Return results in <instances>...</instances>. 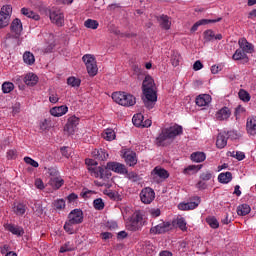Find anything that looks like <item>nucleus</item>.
Masks as SVG:
<instances>
[{
    "mask_svg": "<svg viewBox=\"0 0 256 256\" xmlns=\"http://www.w3.org/2000/svg\"><path fill=\"white\" fill-rule=\"evenodd\" d=\"M61 154L63 157H66V159H69V157H71V153H69V148L68 147H61L60 148Z\"/></svg>",
    "mask_w": 256,
    "mask_h": 256,
    "instance_id": "58",
    "label": "nucleus"
},
{
    "mask_svg": "<svg viewBox=\"0 0 256 256\" xmlns=\"http://www.w3.org/2000/svg\"><path fill=\"white\" fill-rule=\"evenodd\" d=\"M70 251H75V248L73 246H71V244L69 242H67L60 248V253H67Z\"/></svg>",
    "mask_w": 256,
    "mask_h": 256,
    "instance_id": "52",
    "label": "nucleus"
},
{
    "mask_svg": "<svg viewBox=\"0 0 256 256\" xmlns=\"http://www.w3.org/2000/svg\"><path fill=\"white\" fill-rule=\"evenodd\" d=\"M68 222L73 225H80L83 223V211L81 209H74L68 215Z\"/></svg>",
    "mask_w": 256,
    "mask_h": 256,
    "instance_id": "10",
    "label": "nucleus"
},
{
    "mask_svg": "<svg viewBox=\"0 0 256 256\" xmlns=\"http://www.w3.org/2000/svg\"><path fill=\"white\" fill-rule=\"evenodd\" d=\"M238 97L241 101H244V103H249V101H251V95L244 89H240Z\"/></svg>",
    "mask_w": 256,
    "mask_h": 256,
    "instance_id": "37",
    "label": "nucleus"
},
{
    "mask_svg": "<svg viewBox=\"0 0 256 256\" xmlns=\"http://www.w3.org/2000/svg\"><path fill=\"white\" fill-rule=\"evenodd\" d=\"M203 35L205 43H211L215 39V32L211 29L204 31Z\"/></svg>",
    "mask_w": 256,
    "mask_h": 256,
    "instance_id": "39",
    "label": "nucleus"
},
{
    "mask_svg": "<svg viewBox=\"0 0 256 256\" xmlns=\"http://www.w3.org/2000/svg\"><path fill=\"white\" fill-rule=\"evenodd\" d=\"M218 181L223 185H227V183L233 181V174L231 172H222L218 175Z\"/></svg>",
    "mask_w": 256,
    "mask_h": 256,
    "instance_id": "28",
    "label": "nucleus"
},
{
    "mask_svg": "<svg viewBox=\"0 0 256 256\" xmlns=\"http://www.w3.org/2000/svg\"><path fill=\"white\" fill-rule=\"evenodd\" d=\"M13 211L15 215L23 216V214L27 211V205L23 203L14 204Z\"/></svg>",
    "mask_w": 256,
    "mask_h": 256,
    "instance_id": "33",
    "label": "nucleus"
},
{
    "mask_svg": "<svg viewBox=\"0 0 256 256\" xmlns=\"http://www.w3.org/2000/svg\"><path fill=\"white\" fill-rule=\"evenodd\" d=\"M69 111V107L67 105L55 106L50 109V115L53 117H63Z\"/></svg>",
    "mask_w": 256,
    "mask_h": 256,
    "instance_id": "20",
    "label": "nucleus"
},
{
    "mask_svg": "<svg viewBox=\"0 0 256 256\" xmlns=\"http://www.w3.org/2000/svg\"><path fill=\"white\" fill-rule=\"evenodd\" d=\"M222 20L223 18L221 17H218L217 19H201L192 26L191 31L195 33V31H197V29H199L201 25H209V23H219V21Z\"/></svg>",
    "mask_w": 256,
    "mask_h": 256,
    "instance_id": "19",
    "label": "nucleus"
},
{
    "mask_svg": "<svg viewBox=\"0 0 256 256\" xmlns=\"http://www.w3.org/2000/svg\"><path fill=\"white\" fill-rule=\"evenodd\" d=\"M24 162L27 165H31V167H35V168L39 167V162L33 160V158L31 157H28V156L24 157Z\"/></svg>",
    "mask_w": 256,
    "mask_h": 256,
    "instance_id": "53",
    "label": "nucleus"
},
{
    "mask_svg": "<svg viewBox=\"0 0 256 256\" xmlns=\"http://www.w3.org/2000/svg\"><path fill=\"white\" fill-rule=\"evenodd\" d=\"M206 223L211 227V229H219V220L215 216H208L206 218Z\"/></svg>",
    "mask_w": 256,
    "mask_h": 256,
    "instance_id": "36",
    "label": "nucleus"
},
{
    "mask_svg": "<svg viewBox=\"0 0 256 256\" xmlns=\"http://www.w3.org/2000/svg\"><path fill=\"white\" fill-rule=\"evenodd\" d=\"M11 13H13V8L11 5L3 6L0 10V29H4L9 25L11 19Z\"/></svg>",
    "mask_w": 256,
    "mask_h": 256,
    "instance_id": "7",
    "label": "nucleus"
},
{
    "mask_svg": "<svg viewBox=\"0 0 256 256\" xmlns=\"http://www.w3.org/2000/svg\"><path fill=\"white\" fill-rule=\"evenodd\" d=\"M188 203V208L191 210L197 209L199 207V203H201V197L195 196L194 201L187 202Z\"/></svg>",
    "mask_w": 256,
    "mask_h": 256,
    "instance_id": "45",
    "label": "nucleus"
},
{
    "mask_svg": "<svg viewBox=\"0 0 256 256\" xmlns=\"http://www.w3.org/2000/svg\"><path fill=\"white\" fill-rule=\"evenodd\" d=\"M232 59L234 61H242V63L245 65V63H249V56L240 48L235 51V53L232 56Z\"/></svg>",
    "mask_w": 256,
    "mask_h": 256,
    "instance_id": "25",
    "label": "nucleus"
},
{
    "mask_svg": "<svg viewBox=\"0 0 256 256\" xmlns=\"http://www.w3.org/2000/svg\"><path fill=\"white\" fill-rule=\"evenodd\" d=\"M180 61H181V55L177 52H174L171 55V64L173 65V67H179Z\"/></svg>",
    "mask_w": 256,
    "mask_h": 256,
    "instance_id": "44",
    "label": "nucleus"
},
{
    "mask_svg": "<svg viewBox=\"0 0 256 256\" xmlns=\"http://www.w3.org/2000/svg\"><path fill=\"white\" fill-rule=\"evenodd\" d=\"M73 223H70L69 220H67L64 224V230L66 231V233H68L69 235H73V233H75V229L73 228Z\"/></svg>",
    "mask_w": 256,
    "mask_h": 256,
    "instance_id": "47",
    "label": "nucleus"
},
{
    "mask_svg": "<svg viewBox=\"0 0 256 256\" xmlns=\"http://www.w3.org/2000/svg\"><path fill=\"white\" fill-rule=\"evenodd\" d=\"M92 157L96 159V161H107V159H109V153L103 148L94 149L92 151Z\"/></svg>",
    "mask_w": 256,
    "mask_h": 256,
    "instance_id": "18",
    "label": "nucleus"
},
{
    "mask_svg": "<svg viewBox=\"0 0 256 256\" xmlns=\"http://www.w3.org/2000/svg\"><path fill=\"white\" fill-rule=\"evenodd\" d=\"M127 177L130 181H133L134 183H137L139 181V175L135 172H128Z\"/></svg>",
    "mask_w": 256,
    "mask_h": 256,
    "instance_id": "55",
    "label": "nucleus"
},
{
    "mask_svg": "<svg viewBox=\"0 0 256 256\" xmlns=\"http://www.w3.org/2000/svg\"><path fill=\"white\" fill-rule=\"evenodd\" d=\"M190 159L194 163H203L207 159V155L204 152H193Z\"/></svg>",
    "mask_w": 256,
    "mask_h": 256,
    "instance_id": "29",
    "label": "nucleus"
},
{
    "mask_svg": "<svg viewBox=\"0 0 256 256\" xmlns=\"http://www.w3.org/2000/svg\"><path fill=\"white\" fill-rule=\"evenodd\" d=\"M86 165L88 166V171L91 175V170L90 169H97V161L93 160V159H87L86 160Z\"/></svg>",
    "mask_w": 256,
    "mask_h": 256,
    "instance_id": "49",
    "label": "nucleus"
},
{
    "mask_svg": "<svg viewBox=\"0 0 256 256\" xmlns=\"http://www.w3.org/2000/svg\"><path fill=\"white\" fill-rule=\"evenodd\" d=\"M7 159H17V150L15 149L8 150Z\"/></svg>",
    "mask_w": 256,
    "mask_h": 256,
    "instance_id": "59",
    "label": "nucleus"
},
{
    "mask_svg": "<svg viewBox=\"0 0 256 256\" xmlns=\"http://www.w3.org/2000/svg\"><path fill=\"white\" fill-rule=\"evenodd\" d=\"M238 45L242 51H244L246 54L247 53H254L255 47L247 41V39L242 38L238 41Z\"/></svg>",
    "mask_w": 256,
    "mask_h": 256,
    "instance_id": "21",
    "label": "nucleus"
},
{
    "mask_svg": "<svg viewBox=\"0 0 256 256\" xmlns=\"http://www.w3.org/2000/svg\"><path fill=\"white\" fill-rule=\"evenodd\" d=\"M229 117H231V109H229V107H223L216 113V119H218V121H227Z\"/></svg>",
    "mask_w": 256,
    "mask_h": 256,
    "instance_id": "26",
    "label": "nucleus"
},
{
    "mask_svg": "<svg viewBox=\"0 0 256 256\" xmlns=\"http://www.w3.org/2000/svg\"><path fill=\"white\" fill-rule=\"evenodd\" d=\"M17 81H24L29 87H35L39 83V77L33 73H28L25 77H20Z\"/></svg>",
    "mask_w": 256,
    "mask_h": 256,
    "instance_id": "15",
    "label": "nucleus"
},
{
    "mask_svg": "<svg viewBox=\"0 0 256 256\" xmlns=\"http://www.w3.org/2000/svg\"><path fill=\"white\" fill-rule=\"evenodd\" d=\"M229 137L227 136V132H221L218 134L216 139V147L217 149H225L227 147V141Z\"/></svg>",
    "mask_w": 256,
    "mask_h": 256,
    "instance_id": "23",
    "label": "nucleus"
},
{
    "mask_svg": "<svg viewBox=\"0 0 256 256\" xmlns=\"http://www.w3.org/2000/svg\"><path fill=\"white\" fill-rule=\"evenodd\" d=\"M203 67V63H201V60H197L194 64H193V70L194 71H201V68Z\"/></svg>",
    "mask_w": 256,
    "mask_h": 256,
    "instance_id": "62",
    "label": "nucleus"
},
{
    "mask_svg": "<svg viewBox=\"0 0 256 256\" xmlns=\"http://www.w3.org/2000/svg\"><path fill=\"white\" fill-rule=\"evenodd\" d=\"M144 119L145 117L143 116V114L138 113L133 116L132 123L133 125H135V127H142Z\"/></svg>",
    "mask_w": 256,
    "mask_h": 256,
    "instance_id": "35",
    "label": "nucleus"
},
{
    "mask_svg": "<svg viewBox=\"0 0 256 256\" xmlns=\"http://www.w3.org/2000/svg\"><path fill=\"white\" fill-rule=\"evenodd\" d=\"M4 229H6V231H9L10 233H12V235H17V237H23V235H25V230L21 226H16L14 224L5 223Z\"/></svg>",
    "mask_w": 256,
    "mask_h": 256,
    "instance_id": "14",
    "label": "nucleus"
},
{
    "mask_svg": "<svg viewBox=\"0 0 256 256\" xmlns=\"http://www.w3.org/2000/svg\"><path fill=\"white\" fill-rule=\"evenodd\" d=\"M149 214L151 217L156 218L161 215V210L159 208H152L149 210Z\"/></svg>",
    "mask_w": 256,
    "mask_h": 256,
    "instance_id": "56",
    "label": "nucleus"
},
{
    "mask_svg": "<svg viewBox=\"0 0 256 256\" xmlns=\"http://www.w3.org/2000/svg\"><path fill=\"white\" fill-rule=\"evenodd\" d=\"M84 27H87V29H97L99 27V22L97 20L87 19L84 22Z\"/></svg>",
    "mask_w": 256,
    "mask_h": 256,
    "instance_id": "41",
    "label": "nucleus"
},
{
    "mask_svg": "<svg viewBox=\"0 0 256 256\" xmlns=\"http://www.w3.org/2000/svg\"><path fill=\"white\" fill-rule=\"evenodd\" d=\"M236 159L237 161H243V159H245V154L241 151H236Z\"/></svg>",
    "mask_w": 256,
    "mask_h": 256,
    "instance_id": "64",
    "label": "nucleus"
},
{
    "mask_svg": "<svg viewBox=\"0 0 256 256\" xmlns=\"http://www.w3.org/2000/svg\"><path fill=\"white\" fill-rule=\"evenodd\" d=\"M93 207L97 211H103L105 209V202H103V199L97 198L93 201Z\"/></svg>",
    "mask_w": 256,
    "mask_h": 256,
    "instance_id": "42",
    "label": "nucleus"
},
{
    "mask_svg": "<svg viewBox=\"0 0 256 256\" xmlns=\"http://www.w3.org/2000/svg\"><path fill=\"white\" fill-rule=\"evenodd\" d=\"M171 229V222L161 221L158 225L152 226L150 228L151 235H164V233H169Z\"/></svg>",
    "mask_w": 256,
    "mask_h": 256,
    "instance_id": "8",
    "label": "nucleus"
},
{
    "mask_svg": "<svg viewBox=\"0 0 256 256\" xmlns=\"http://www.w3.org/2000/svg\"><path fill=\"white\" fill-rule=\"evenodd\" d=\"M177 225L181 231H187V222L185 221V218L177 219Z\"/></svg>",
    "mask_w": 256,
    "mask_h": 256,
    "instance_id": "51",
    "label": "nucleus"
},
{
    "mask_svg": "<svg viewBox=\"0 0 256 256\" xmlns=\"http://www.w3.org/2000/svg\"><path fill=\"white\" fill-rule=\"evenodd\" d=\"M34 185L36 189H40V191H43V189H45V184L43 183V180L39 178L35 180Z\"/></svg>",
    "mask_w": 256,
    "mask_h": 256,
    "instance_id": "57",
    "label": "nucleus"
},
{
    "mask_svg": "<svg viewBox=\"0 0 256 256\" xmlns=\"http://www.w3.org/2000/svg\"><path fill=\"white\" fill-rule=\"evenodd\" d=\"M103 137L106 141H114L116 135H115V130L108 128L104 131Z\"/></svg>",
    "mask_w": 256,
    "mask_h": 256,
    "instance_id": "38",
    "label": "nucleus"
},
{
    "mask_svg": "<svg viewBox=\"0 0 256 256\" xmlns=\"http://www.w3.org/2000/svg\"><path fill=\"white\" fill-rule=\"evenodd\" d=\"M151 175L153 181H159V179H169V172L165 170V168H161L159 166H156L152 170Z\"/></svg>",
    "mask_w": 256,
    "mask_h": 256,
    "instance_id": "11",
    "label": "nucleus"
},
{
    "mask_svg": "<svg viewBox=\"0 0 256 256\" xmlns=\"http://www.w3.org/2000/svg\"><path fill=\"white\" fill-rule=\"evenodd\" d=\"M195 103L198 107H207L211 103V95L209 94H200L196 100Z\"/></svg>",
    "mask_w": 256,
    "mask_h": 256,
    "instance_id": "24",
    "label": "nucleus"
},
{
    "mask_svg": "<svg viewBox=\"0 0 256 256\" xmlns=\"http://www.w3.org/2000/svg\"><path fill=\"white\" fill-rule=\"evenodd\" d=\"M65 183V180H63L61 177H52L49 180V185L52 186L54 189H61Z\"/></svg>",
    "mask_w": 256,
    "mask_h": 256,
    "instance_id": "30",
    "label": "nucleus"
},
{
    "mask_svg": "<svg viewBox=\"0 0 256 256\" xmlns=\"http://www.w3.org/2000/svg\"><path fill=\"white\" fill-rule=\"evenodd\" d=\"M82 61L85 63L88 75L90 77H95L99 71V68H97V61L95 60V56L91 54H85L82 57Z\"/></svg>",
    "mask_w": 256,
    "mask_h": 256,
    "instance_id": "5",
    "label": "nucleus"
},
{
    "mask_svg": "<svg viewBox=\"0 0 256 256\" xmlns=\"http://www.w3.org/2000/svg\"><path fill=\"white\" fill-rule=\"evenodd\" d=\"M132 70L134 71V74L137 75L138 77H141V75H145V70H143L139 65L134 64L132 66Z\"/></svg>",
    "mask_w": 256,
    "mask_h": 256,
    "instance_id": "54",
    "label": "nucleus"
},
{
    "mask_svg": "<svg viewBox=\"0 0 256 256\" xmlns=\"http://www.w3.org/2000/svg\"><path fill=\"white\" fill-rule=\"evenodd\" d=\"M156 20L164 31H169V29H171V18L169 16L162 14L156 16Z\"/></svg>",
    "mask_w": 256,
    "mask_h": 256,
    "instance_id": "16",
    "label": "nucleus"
},
{
    "mask_svg": "<svg viewBox=\"0 0 256 256\" xmlns=\"http://www.w3.org/2000/svg\"><path fill=\"white\" fill-rule=\"evenodd\" d=\"M213 179V171L206 170L200 174L201 181H211Z\"/></svg>",
    "mask_w": 256,
    "mask_h": 256,
    "instance_id": "43",
    "label": "nucleus"
},
{
    "mask_svg": "<svg viewBox=\"0 0 256 256\" xmlns=\"http://www.w3.org/2000/svg\"><path fill=\"white\" fill-rule=\"evenodd\" d=\"M77 125H79V118H77V116H71L68 118L64 129L70 133V135H73V133H75V129H77Z\"/></svg>",
    "mask_w": 256,
    "mask_h": 256,
    "instance_id": "13",
    "label": "nucleus"
},
{
    "mask_svg": "<svg viewBox=\"0 0 256 256\" xmlns=\"http://www.w3.org/2000/svg\"><path fill=\"white\" fill-rule=\"evenodd\" d=\"M23 61L26 63V65H34L35 63V55L33 53L26 51L23 54Z\"/></svg>",
    "mask_w": 256,
    "mask_h": 256,
    "instance_id": "34",
    "label": "nucleus"
},
{
    "mask_svg": "<svg viewBox=\"0 0 256 256\" xmlns=\"http://www.w3.org/2000/svg\"><path fill=\"white\" fill-rule=\"evenodd\" d=\"M10 29L15 35H21V32L23 31V23H21V19L15 18L10 25Z\"/></svg>",
    "mask_w": 256,
    "mask_h": 256,
    "instance_id": "27",
    "label": "nucleus"
},
{
    "mask_svg": "<svg viewBox=\"0 0 256 256\" xmlns=\"http://www.w3.org/2000/svg\"><path fill=\"white\" fill-rule=\"evenodd\" d=\"M21 13L22 15H25V17H28L29 19H33L34 21H39V19H41V16H39V14L33 12L28 8H22Z\"/></svg>",
    "mask_w": 256,
    "mask_h": 256,
    "instance_id": "32",
    "label": "nucleus"
},
{
    "mask_svg": "<svg viewBox=\"0 0 256 256\" xmlns=\"http://www.w3.org/2000/svg\"><path fill=\"white\" fill-rule=\"evenodd\" d=\"M50 20L54 25H57V27H63L65 24V16L61 12L51 11Z\"/></svg>",
    "mask_w": 256,
    "mask_h": 256,
    "instance_id": "12",
    "label": "nucleus"
},
{
    "mask_svg": "<svg viewBox=\"0 0 256 256\" xmlns=\"http://www.w3.org/2000/svg\"><path fill=\"white\" fill-rule=\"evenodd\" d=\"M246 131L248 135H256V116L249 117L246 122Z\"/></svg>",
    "mask_w": 256,
    "mask_h": 256,
    "instance_id": "22",
    "label": "nucleus"
},
{
    "mask_svg": "<svg viewBox=\"0 0 256 256\" xmlns=\"http://www.w3.org/2000/svg\"><path fill=\"white\" fill-rule=\"evenodd\" d=\"M9 249H11L9 245L4 244L3 246L0 247V252L2 255H7L9 253Z\"/></svg>",
    "mask_w": 256,
    "mask_h": 256,
    "instance_id": "63",
    "label": "nucleus"
},
{
    "mask_svg": "<svg viewBox=\"0 0 256 256\" xmlns=\"http://www.w3.org/2000/svg\"><path fill=\"white\" fill-rule=\"evenodd\" d=\"M140 199L145 205L153 203L155 199V190H153L151 187L143 188L140 193Z\"/></svg>",
    "mask_w": 256,
    "mask_h": 256,
    "instance_id": "9",
    "label": "nucleus"
},
{
    "mask_svg": "<svg viewBox=\"0 0 256 256\" xmlns=\"http://www.w3.org/2000/svg\"><path fill=\"white\" fill-rule=\"evenodd\" d=\"M109 171L118 173V175H127L128 173L127 166L119 162H108L105 167L98 166L97 168H90L92 177H96V179H109L111 177Z\"/></svg>",
    "mask_w": 256,
    "mask_h": 256,
    "instance_id": "1",
    "label": "nucleus"
},
{
    "mask_svg": "<svg viewBox=\"0 0 256 256\" xmlns=\"http://www.w3.org/2000/svg\"><path fill=\"white\" fill-rule=\"evenodd\" d=\"M67 199L69 203H75V201L79 199V196H77V194L75 193H71L70 195L67 196Z\"/></svg>",
    "mask_w": 256,
    "mask_h": 256,
    "instance_id": "61",
    "label": "nucleus"
},
{
    "mask_svg": "<svg viewBox=\"0 0 256 256\" xmlns=\"http://www.w3.org/2000/svg\"><path fill=\"white\" fill-rule=\"evenodd\" d=\"M155 81L150 75L145 76L142 82L143 103L147 109H153L157 103V92H155Z\"/></svg>",
    "mask_w": 256,
    "mask_h": 256,
    "instance_id": "3",
    "label": "nucleus"
},
{
    "mask_svg": "<svg viewBox=\"0 0 256 256\" xmlns=\"http://www.w3.org/2000/svg\"><path fill=\"white\" fill-rule=\"evenodd\" d=\"M251 213V206L249 204H241L237 207V215L240 217H245V215H249Z\"/></svg>",
    "mask_w": 256,
    "mask_h": 256,
    "instance_id": "31",
    "label": "nucleus"
},
{
    "mask_svg": "<svg viewBox=\"0 0 256 256\" xmlns=\"http://www.w3.org/2000/svg\"><path fill=\"white\" fill-rule=\"evenodd\" d=\"M203 168V165H190L187 168L184 169L183 173L188 174L189 171H201Z\"/></svg>",
    "mask_w": 256,
    "mask_h": 256,
    "instance_id": "48",
    "label": "nucleus"
},
{
    "mask_svg": "<svg viewBox=\"0 0 256 256\" xmlns=\"http://www.w3.org/2000/svg\"><path fill=\"white\" fill-rule=\"evenodd\" d=\"M196 188L199 189L200 191H203L207 189V183H205L204 180H199L198 183L196 184Z\"/></svg>",
    "mask_w": 256,
    "mask_h": 256,
    "instance_id": "60",
    "label": "nucleus"
},
{
    "mask_svg": "<svg viewBox=\"0 0 256 256\" xmlns=\"http://www.w3.org/2000/svg\"><path fill=\"white\" fill-rule=\"evenodd\" d=\"M112 99L115 103H118V105H122V107H133V105L137 103L135 96L126 92H114Z\"/></svg>",
    "mask_w": 256,
    "mask_h": 256,
    "instance_id": "4",
    "label": "nucleus"
},
{
    "mask_svg": "<svg viewBox=\"0 0 256 256\" xmlns=\"http://www.w3.org/2000/svg\"><path fill=\"white\" fill-rule=\"evenodd\" d=\"M145 225V221H143V214L141 212H135L132 215L130 220V224L127 225L128 231H140Z\"/></svg>",
    "mask_w": 256,
    "mask_h": 256,
    "instance_id": "6",
    "label": "nucleus"
},
{
    "mask_svg": "<svg viewBox=\"0 0 256 256\" xmlns=\"http://www.w3.org/2000/svg\"><path fill=\"white\" fill-rule=\"evenodd\" d=\"M183 133V126L174 124L168 128H162L158 136L156 137V145L158 147H169L175 141L176 137H179Z\"/></svg>",
    "mask_w": 256,
    "mask_h": 256,
    "instance_id": "2",
    "label": "nucleus"
},
{
    "mask_svg": "<svg viewBox=\"0 0 256 256\" xmlns=\"http://www.w3.org/2000/svg\"><path fill=\"white\" fill-rule=\"evenodd\" d=\"M54 207L58 211H61V209H65V200L64 199H58L54 201Z\"/></svg>",
    "mask_w": 256,
    "mask_h": 256,
    "instance_id": "50",
    "label": "nucleus"
},
{
    "mask_svg": "<svg viewBox=\"0 0 256 256\" xmlns=\"http://www.w3.org/2000/svg\"><path fill=\"white\" fill-rule=\"evenodd\" d=\"M123 159L129 167H135V165H137V153L133 151L124 152Z\"/></svg>",
    "mask_w": 256,
    "mask_h": 256,
    "instance_id": "17",
    "label": "nucleus"
},
{
    "mask_svg": "<svg viewBox=\"0 0 256 256\" xmlns=\"http://www.w3.org/2000/svg\"><path fill=\"white\" fill-rule=\"evenodd\" d=\"M67 83L70 87H79L81 85V80L72 76L67 79Z\"/></svg>",
    "mask_w": 256,
    "mask_h": 256,
    "instance_id": "46",
    "label": "nucleus"
},
{
    "mask_svg": "<svg viewBox=\"0 0 256 256\" xmlns=\"http://www.w3.org/2000/svg\"><path fill=\"white\" fill-rule=\"evenodd\" d=\"M13 89H15V84H13V82L6 81L2 84V92L4 94L11 93Z\"/></svg>",
    "mask_w": 256,
    "mask_h": 256,
    "instance_id": "40",
    "label": "nucleus"
}]
</instances>
